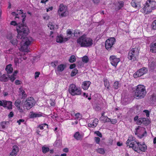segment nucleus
I'll use <instances>...</instances> for the list:
<instances>
[{"instance_id": "f257e3e1", "label": "nucleus", "mask_w": 156, "mask_h": 156, "mask_svg": "<svg viewBox=\"0 0 156 156\" xmlns=\"http://www.w3.org/2000/svg\"><path fill=\"white\" fill-rule=\"evenodd\" d=\"M19 27V29H17V37L21 40L19 44L21 47L20 49L23 51L28 52L29 51L28 49L29 45L30 44L32 40L31 37H27L29 32V29L27 26H23L22 24L20 25Z\"/></svg>"}, {"instance_id": "f03ea898", "label": "nucleus", "mask_w": 156, "mask_h": 156, "mask_svg": "<svg viewBox=\"0 0 156 156\" xmlns=\"http://www.w3.org/2000/svg\"><path fill=\"white\" fill-rule=\"evenodd\" d=\"M77 43L81 47H90L93 44V40L86 35L84 34L80 37L77 40Z\"/></svg>"}, {"instance_id": "7ed1b4c3", "label": "nucleus", "mask_w": 156, "mask_h": 156, "mask_svg": "<svg viewBox=\"0 0 156 156\" xmlns=\"http://www.w3.org/2000/svg\"><path fill=\"white\" fill-rule=\"evenodd\" d=\"M134 91V96L137 99L144 98L147 93L145 87L143 85H139L136 86Z\"/></svg>"}, {"instance_id": "20e7f679", "label": "nucleus", "mask_w": 156, "mask_h": 156, "mask_svg": "<svg viewBox=\"0 0 156 156\" xmlns=\"http://www.w3.org/2000/svg\"><path fill=\"white\" fill-rule=\"evenodd\" d=\"M140 49L138 47H135L132 48L129 50L128 55V58L132 61L136 60L137 57L139 55Z\"/></svg>"}, {"instance_id": "39448f33", "label": "nucleus", "mask_w": 156, "mask_h": 156, "mask_svg": "<svg viewBox=\"0 0 156 156\" xmlns=\"http://www.w3.org/2000/svg\"><path fill=\"white\" fill-rule=\"evenodd\" d=\"M34 98L31 97L28 98L25 101L23 100L21 103V105L24 110H29L32 108L34 105Z\"/></svg>"}, {"instance_id": "423d86ee", "label": "nucleus", "mask_w": 156, "mask_h": 156, "mask_svg": "<svg viewBox=\"0 0 156 156\" xmlns=\"http://www.w3.org/2000/svg\"><path fill=\"white\" fill-rule=\"evenodd\" d=\"M69 92L73 96L80 95L81 93V90L74 84H71L69 86Z\"/></svg>"}, {"instance_id": "0eeeda50", "label": "nucleus", "mask_w": 156, "mask_h": 156, "mask_svg": "<svg viewBox=\"0 0 156 156\" xmlns=\"http://www.w3.org/2000/svg\"><path fill=\"white\" fill-rule=\"evenodd\" d=\"M136 129V132L135 133V134L137 135L138 137L140 138L141 139L143 137L147 136V132L145 128L139 126Z\"/></svg>"}, {"instance_id": "6e6552de", "label": "nucleus", "mask_w": 156, "mask_h": 156, "mask_svg": "<svg viewBox=\"0 0 156 156\" xmlns=\"http://www.w3.org/2000/svg\"><path fill=\"white\" fill-rule=\"evenodd\" d=\"M115 42V39L114 37H110L105 41V47L106 49L109 51L111 49L113 45Z\"/></svg>"}, {"instance_id": "1a4fd4ad", "label": "nucleus", "mask_w": 156, "mask_h": 156, "mask_svg": "<svg viewBox=\"0 0 156 156\" xmlns=\"http://www.w3.org/2000/svg\"><path fill=\"white\" fill-rule=\"evenodd\" d=\"M147 71V69L145 67H143L138 70L133 75L134 78L140 77L144 75Z\"/></svg>"}, {"instance_id": "9d476101", "label": "nucleus", "mask_w": 156, "mask_h": 156, "mask_svg": "<svg viewBox=\"0 0 156 156\" xmlns=\"http://www.w3.org/2000/svg\"><path fill=\"white\" fill-rule=\"evenodd\" d=\"M109 60L111 65L116 68L118 64L120 62V58H117L115 55H111L109 57Z\"/></svg>"}, {"instance_id": "9b49d317", "label": "nucleus", "mask_w": 156, "mask_h": 156, "mask_svg": "<svg viewBox=\"0 0 156 156\" xmlns=\"http://www.w3.org/2000/svg\"><path fill=\"white\" fill-rule=\"evenodd\" d=\"M152 10H153V9L146 2L144 7L141 9V11L145 14H148L151 12Z\"/></svg>"}, {"instance_id": "f8f14e48", "label": "nucleus", "mask_w": 156, "mask_h": 156, "mask_svg": "<svg viewBox=\"0 0 156 156\" xmlns=\"http://www.w3.org/2000/svg\"><path fill=\"white\" fill-rule=\"evenodd\" d=\"M150 123V121L147 118H140L136 122L137 125H140L143 124L145 125H147Z\"/></svg>"}, {"instance_id": "ddd939ff", "label": "nucleus", "mask_w": 156, "mask_h": 156, "mask_svg": "<svg viewBox=\"0 0 156 156\" xmlns=\"http://www.w3.org/2000/svg\"><path fill=\"white\" fill-rule=\"evenodd\" d=\"M135 142L137 144V147H138V151L140 152V153L141 151L145 152L147 150V147L144 144V143L142 144H141L139 142H137L136 141H135Z\"/></svg>"}, {"instance_id": "4468645a", "label": "nucleus", "mask_w": 156, "mask_h": 156, "mask_svg": "<svg viewBox=\"0 0 156 156\" xmlns=\"http://www.w3.org/2000/svg\"><path fill=\"white\" fill-rule=\"evenodd\" d=\"M149 66L151 69H153L156 67V59L151 58L149 60Z\"/></svg>"}, {"instance_id": "2eb2a0df", "label": "nucleus", "mask_w": 156, "mask_h": 156, "mask_svg": "<svg viewBox=\"0 0 156 156\" xmlns=\"http://www.w3.org/2000/svg\"><path fill=\"white\" fill-rule=\"evenodd\" d=\"M68 40V38H63L62 35L60 34L57 37L56 41L58 43H62L65 42Z\"/></svg>"}, {"instance_id": "dca6fc26", "label": "nucleus", "mask_w": 156, "mask_h": 156, "mask_svg": "<svg viewBox=\"0 0 156 156\" xmlns=\"http://www.w3.org/2000/svg\"><path fill=\"white\" fill-rule=\"evenodd\" d=\"M4 102V107H6L8 109H12V102L11 101H7L5 100H3Z\"/></svg>"}, {"instance_id": "f3484780", "label": "nucleus", "mask_w": 156, "mask_h": 156, "mask_svg": "<svg viewBox=\"0 0 156 156\" xmlns=\"http://www.w3.org/2000/svg\"><path fill=\"white\" fill-rule=\"evenodd\" d=\"M18 151V147L16 146H14L13 147V149L10 153L9 156H16L17 155Z\"/></svg>"}, {"instance_id": "a211bd4d", "label": "nucleus", "mask_w": 156, "mask_h": 156, "mask_svg": "<svg viewBox=\"0 0 156 156\" xmlns=\"http://www.w3.org/2000/svg\"><path fill=\"white\" fill-rule=\"evenodd\" d=\"M67 9V7L65 6L63 4H61L59 6V9L58 10V13L59 15H60V13L62 12Z\"/></svg>"}, {"instance_id": "6ab92c4d", "label": "nucleus", "mask_w": 156, "mask_h": 156, "mask_svg": "<svg viewBox=\"0 0 156 156\" xmlns=\"http://www.w3.org/2000/svg\"><path fill=\"white\" fill-rule=\"evenodd\" d=\"M42 116V113L41 112L38 113H34L33 112H31V114L30 115V118H31L39 117Z\"/></svg>"}, {"instance_id": "aec40b11", "label": "nucleus", "mask_w": 156, "mask_h": 156, "mask_svg": "<svg viewBox=\"0 0 156 156\" xmlns=\"http://www.w3.org/2000/svg\"><path fill=\"white\" fill-rule=\"evenodd\" d=\"M150 6L153 9H155L156 7V2L154 0H148L147 1Z\"/></svg>"}, {"instance_id": "412c9836", "label": "nucleus", "mask_w": 156, "mask_h": 156, "mask_svg": "<svg viewBox=\"0 0 156 156\" xmlns=\"http://www.w3.org/2000/svg\"><path fill=\"white\" fill-rule=\"evenodd\" d=\"M130 148H132L133 150H134L135 151L137 152L138 153H140V152L138 151V147H136L135 146L134 142L133 141V139L131 140V142L129 145Z\"/></svg>"}, {"instance_id": "4be33fe9", "label": "nucleus", "mask_w": 156, "mask_h": 156, "mask_svg": "<svg viewBox=\"0 0 156 156\" xmlns=\"http://www.w3.org/2000/svg\"><path fill=\"white\" fill-rule=\"evenodd\" d=\"M91 82L89 81L84 82L82 85V87L85 90H87L88 89L90 85Z\"/></svg>"}, {"instance_id": "5701e85b", "label": "nucleus", "mask_w": 156, "mask_h": 156, "mask_svg": "<svg viewBox=\"0 0 156 156\" xmlns=\"http://www.w3.org/2000/svg\"><path fill=\"white\" fill-rule=\"evenodd\" d=\"M12 66V64H9L6 66L5 70L7 71V73L8 74L12 73L13 68Z\"/></svg>"}, {"instance_id": "b1692460", "label": "nucleus", "mask_w": 156, "mask_h": 156, "mask_svg": "<svg viewBox=\"0 0 156 156\" xmlns=\"http://www.w3.org/2000/svg\"><path fill=\"white\" fill-rule=\"evenodd\" d=\"M9 124L8 121L2 122L0 123V131H1L2 129H5V125Z\"/></svg>"}, {"instance_id": "393cba45", "label": "nucleus", "mask_w": 156, "mask_h": 156, "mask_svg": "<svg viewBox=\"0 0 156 156\" xmlns=\"http://www.w3.org/2000/svg\"><path fill=\"white\" fill-rule=\"evenodd\" d=\"M9 78L6 77L5 74H3L2 76H0V80L3 82H7L8 81Z\"/></svg>"}, {"instance_id": "a878e982", "label": "nucleus", "mask_w": 156, "mask_h": 156, "mask_svg": "<svg viewBox=\"0 0 156 156\" xmlns=\"http://www.w3.org/2000/svg\"><path fill=\"white\" fill-rule=\"evenodd\" d=\"M74 137L77 140L81 139L82 137V136L80 134L79 132H76L74 135Z\"/></svg>"}, {"instance_id": "bb28decb", "label": "nucleus", "mask_w": 156, "mask_h": 156, "mask_svg": "<svg viewBox=\"0 0 156 156\" xmlns=\"http://www.w3.org/2000/svg\"><path fill=\"white\" fill-rule=\"evenodd\" d=\"M10 24L11 25H13V26L17 25V28H16L17 30V29H19V27H20V25H21V24H22V25H23V26H26V24H24L19 23V24H17L16 23V22L14 21H11V22L10 23Z\"/></svg>"}, {"instance_id": "cd10ccee", "label": "nucleus", "mask_w": 156, "mask_h": 156, "mask_svg": "<svg viewBox=\"0 0 156 156\" xmlns=\"http://www.w3.org/2000/svg\"><path fill=\"white\" fill-rule=\"evenodd\" d=\"M65 68V65L63 64H61L57 67V70L59 72H62Z\"/></svg>"}, {"instance_id": "c85d7f7f", "label": "nucleus", "mask_w": 156, "mask_h": 156, "mask_svg": "<svg viewBox=\"0 0 156 156\" xmlns=\"http://www.w3.org/2000/svg\"><path fill=\"white\" fill-rule=\"evenodd\" d=\"M104 85L105 86L107 87V89L108 90H109V82L108 80L106 78H104Z\"/></svg>"}, {"instance_id": "c756f323", "label": "nucleus", "mask_w": 156, "mask_h": 156, "mask_svg": "<svg viewBox=\"0 0 156 156\" xmlns=\"http://www.w3.org/2000/svg\"><path fill=\"white\" fill-rule=\"evenodd\" d=\"M21 12L20 13V14H22L21 16L23 18L22 20V24H24V22L25 21V20H26V13H24L23 12V10L21 9L20 10Z\"/></svg>"}, {"instance_id": "7c9ffc66", "label": "nucleus", "mask_w": 156, "mask_h": 156, "mask_svg": "<svg viewBox=\"0 0 156 156\" xmlns=\"http://www.w3.org/2000/svg\"><path fill=\"white\" fill-rule=\"evenodd\" d=\"M150 100L152 102H155L156 101V94H153L150 96Z\"/></svg>"}, {"instance_id": "2f4dec72", "label": "nucleus", "mask_w": 156, "mask_h": 156, "mask_svg": "<svg viewBox=\"0 0 156 156\" xmlns=\"http://www.w3.org/2000/svg\"><path fill=\"white\" fill-rule=\"evenodd\" d=\"M20 41L19 40H17L16 38H13L10 41V42L14 45L16 46L17 45L18 42Z\"/></svg>"}, {"instance_id": "473e14b6", "label": "nucleus", "mask_w": 156, "mask_h": 156, "mask_svg": "<svg viewBox=\"0 0 156 156\" xmlns=\"http://www.w3.org/2000/svg\"><path fill=\"white\" fill-rule=\"evenodd\" d=\"M150 51L152 53H156V47H155L151 44L150 45Z\"/></svg>"}, {"instance_id": "72a5a7b5", "label": "nucleus", "mask_w": 156, "mask_h": 156, "mask_svg": "<svg viewBox=\"0 0 156 156\" xmlns=\"http://www.w3.org/2000/svg\"><path fill=\"white\" fill-rule=\"evenodd\" d=\"M42 150L43 153L44 154H45L49 151V149L48 147H45L44 146H43L42 147Z\"/></svg>"}, {"instance_id": "f704fd0d", "label": "nucleus", "mask_w": 156, "mask_h": 156, "mask_svg": "<svg viewBox=\"0 0 156 156\" xmlns=\"http://www.w3.org/2000/svg\"><path fill=\"white\" fill-rule=\"evenodd\" d=\"M76 58L74 55H71L69 59V62L71 63H73L76 61Z\"/></svg>"}, {"instance_id": "c9c22d12", "label": "nucleus", "mask_w": 156, "mask_h": 156, "mask_svg": "<svg viewBox=\"0 0 156 156\" xmlns=\"http://www.w3.org/2000/svg\"><path fill=\"white\" fill-rule=\"evenodd\" d=\"M89 60V58L87 56L85 55L83 56L82 58V61L84 63H87Z\"/></svg>"}, {"instance_id": "e433bc0d", "label": "nucleus", "mask_w": 156, "mask_h": 156, "mask_svg": "<svg viewBox=\"0 0 156 156\" xmlns=\"http://www.w3.org/2000/svg\"><path fill=\"white\" fill-rule=\"evenodd\" d=\"M15 105L17 108L21 107V101L19 100L16 101L15 103Z\"/></svg>"}, {"instance_id": "4c0bfd02", "label": "nucleus", "mask_w": 156, "mask_h": 156, "mask_svg": "<svg viewBox=\"0 0 156 156\" xmlns=\"http://www.w3.org/2000/svg\"><path fill=\"white\" fill-rule=\"evenodd\" d=\"M78 70L76 69H74L72 71L71 74V76H74L78 73Z\"/></svg>"}, {"instance_id": "58836bf2", "label": "nucleus", "mask_w": 156, "mask_h": 156, "mask_svg": "<svg viewBox=\"0 0 156 156\" xmlns=\"http://www.w3.org/2000/svg\"><path fill=\"white\" fill-rule=\"evenodd\" d=\"M68 14V11H65L62 12L60 13V15L61 17H63L66 16Z\"/></svg>"}, {"instance_id": "ea45409f", "label": "nucleus", "mask_w": 156, "mask_h": 156, "mask_svg": "<svg viewBox=\"0 0 156 156\" xmlns=\"http://www.w3.org/2000/svg\"><path fill=\"white\" fill-rule=\"evenodd\" d=\"M97 152L102 154H104L105 153L104 149L102 148H99L96 150Z\"/></svg>"}, {"instance_id": "a19ab883", "label": "nucleus", "mask_w": 156, "mask_h": 156, "mask_svg": "<svg viewBox=\"0 0 156 156\" xmlns=\"http://www.w3.org/2000/svg\"><path fill=\"white\" fill-rule=\"evenodd\" d=\"M131 4L133 7L135 8L138 7V4H137V5L136 4L135 1L134 0H133L132 1Z\"/></svg>"}, {"instance_id": "79ce46f5", "label": "nucleus", "mask_w": 156, "mask_h": 156, "mask_svg": "<svg viewBox=\"0 0 156 156\" xmlns=\"http://www.w3.org/2000/svg\"><path fill=\"white\" fill-rule=\"evenodd\" d=\"M119 5L118 6V9L119 10L123 6L124 2L122 1H120L119 2Z\"/></svg>"}, {"instance_id": "37998d69", "label": "nucleus", "mask_w": 156, "mask_h": 156, "mask_svg": "<svg viewBox=\"0 0 156 156\" xmlns=\"http://www.w3.org/2000/svg\"><path fill=\"white\" fill-rule=\"evenodd\" d=\"M80 34H81V32L78 30H74V33H73L74 36L76 37H78V35H77V34H78L80 35Z\"/></svg>"}, {"instance_id": "c03bdc74", "label": "nucleus", "mask_w": 156, "mask_h": 156, "mask_svg": "<svg viewBox=\"0 0 156 156\" xmlns=\"http://www.w3.org/2000/svg\"><path fill=\"white\" fill-rule=\"evenodd\" d=\"M8 76H9V79L10 78V80L12 82H13L16 79L15 76L12 75L10 76L9 75H8Z\"/></svg>"}, {"instance_id": "a18cd8bd", "label": "nucleus", "mask_w": 156, "mask_h": 156, "mask_svg": "<svg viewBox=\"0 0 156 156\" xmlns=\"http://www.w3.org/2000/svg\"><path fill=\"white\" fill-rule=\"evenodd\" d=\"M21 92H22V99L24 98H26L27 96V95L25 93V91L23 90L22 89L20 90Z\"/></svg>"}, {"instance_id": "49530a36", "label": "nucleus", "mask_w": 156, "mask_h": 156, "mask_svg": "<svg viewBox=\"0 0 156 156\" xmlns=\"http://www.w3.org/2000/svg\"><path fill=\"white\" fill-rule=\"evenodd\" d=\"M94 134H96L97 136H99L100 137H102V134L99 131H97L94 132Z\"/></svg>"}, {"instance_id": "de8ad7c7", "label": "nucleus", "mask_w": 156, "mask_h": 156, "mask_svg": "<svg viewBox=\"0 0 156 156\" xmlns=\"http://www.w3.org/2000/svg\"><path fill=\"white\" fill-rule=\"evenodd\" d=\"M152 27L153 29L156 30V20H154L153 22L152 25Z\"/></svg>"}, {"instance_id": "09e8293b", "label": "nucleus", "mask_w": 156, "mask_h": 156, "mask_svg": "<svg viewBox=\"0 0 156 156\" xmlns=\"http://www.w3.org/2000/svg\"><path fill=\"white\" fill-rule=\"evenodd\" d=\"M94 140L95 142L97 144H99L100 140V139L98 137H95L94 138Z\"/></svg>"}, {"instance_id": "8fccbe9b", "label": "nucleus", "mask_w": 156, "mask_h": 156, "mask_svg": "<svg viewBox=\"0 0 156 156\" xmlns=\"http://www.w3.org/2000/svg\"><path fill=\"white\" fill-rule=\"evenodd\" d=\"M58 61H54V62H52L51 63V64L52 66L55 67L56 66L57 64H58Z\"/></svg>"}, {"instance_id": "3c124183", "label": "nucleus", "mask_w": 156, "mask_h": 156, "mask_svg": "<svg viewBox=\"0 0 156 156\" xmlns=\"http://www.w3.org/2000/svg\"><path fill=\"white\" fill-rule=\"evenodd\" d=\"M119 82L118 81L115 82L114 84V87L115 89H117L118 87Z\"/></svg>"}, {"instance_id": "603ef678", "label": "nucleus", "mask_w": 156, "mask_h": 156, "mask_svg": "<svg viewBox=\"0 0 156 156\" xmlns=\"http://www.w3.org/2000/svg\"><path fill=\"white\" fill-rule=\"evenodd\" d=\"M11 14L13 16H15V18H20V16H18V13H16L15 12H12Z\"/></svg>"}, {"instance_id": "864d4df0", "label": "nucleus", "mask_w": 156, "mask_h": 156, "mask_svg": "<svg viewBox=\"0 0 156 156\" xmlns=\"http://www.w3.org/2000/svg\"><path fill=\"white\" fill-rule=\"evenodd\" d=\"M47 126V127L48 126V125L44 123L39 126L38 127H39L40 129H44V126Z\"/></svg>"}, {"instance_id": "5fc2aeb1", "label": "nucleus", "mask_w": 156, "mask_h": 156, "mask_svg": "<svg viewBox=\"0 0 156 156\" xmlns=\"http://www.w3.org/2000/svg\"><path fill=\"white\" fill-rule=\"evenodd\" d=\"M48 26L50 27L51 30L54 29V26L52 24V23H49L48 24Z\"/></svg>"}, {"instance_id": "6e6d98bb", "label": "nucleus", "mask_w": 156, "mask_h": 156, "mask_svg": "<svg viewBox=\"0 0 156 156\" xmlns=\"http://www.w3.org/2000/svg\"><path fill=\"white\" fill-rule=\"evenodd\" d=\"M107 118L109 120L108 121H109V120H110V121H111V122L112 124H115L117 122V120L116 119H112V120H111L110 119L108 118Z\"/></svg>"}, {"instance_id": "4d7b16f0", "label": "nucleus", "mask_w": 156, "mask_h": 156, "mask_svg": "<svg viewBox=\"0 0 156 156\" xmlns=\"http://www.w3.org/2000/svg\"><path fill=\"white\" fill-rule=\"evenodd\" d=\"M13 37L12 36V34H8L7 36V38L10 41L12 40V39Z\"/></svg>"}, {"instance_id": "13d9d810", "label": "nucleus", "mask_w": 156, "mask_h": 156, "mask_svg": "<svg viewBox=\"0 0 156 156\" xmlns=\"http://www.w3.org/2000/svg\"><path fill=\"white\" fill-rule=\"evenodd\" d=\"M22 82L19 80H16L15 81V83L17 85H20L21 84Z\"/></svg>"}, {"instance_id": "bf43d9fd", "label": "nucleus", "mask_w": 156, "mask_h": 156, "mask_svg": "<svg viewBox=\"0 0 156 156\" xmlns=\"http://www.w3.org/2000/svg\"><path fill=\"white\" fill-rule=\"evenodd\" d=\"M40 74V72H36L35 73V78H37L39 77V75Z\"/></svg>"}, {"instance_id": "052dcab7", "label": "nucleus", "mask_w": 156, "mask_h": 156, "mask_svg": "<svg viewBox=\"0 0 156 156\" xmlns=\"http://www.w3.org/2000/svg\"><path fill=\"white\" fill-rule=\"evenodd\" d=\"M144 112H145L146 113V116L147 117H148L149 116V112L147 110H144Z\"/></svg>"}, {"instance_id": "680f3d73", "label": "nucleus", "mask_w": 156, "mask_h": 156, "mask_svg": "<svg viewBox=\"0 0 156 156\" xmlns=\"http://www.w3.org/2000/svg\"><path fill=\"white\" fill-rule=\"evenodd\" d=\"M14 115V113L12 112H10L9 114L8 115V117L9 118L12 117Z\"/></svg>"}, {"instance_id": "e2e57ef3", "label": "nucleus", "mask_w": 156, "mask_h": 156, "mask_svg": "<svg viewBox=\"0 0 156 156\" xmlns=\"http://www.w3.org/2000/svg\"><path fill=\"white\" fill-rule=\"evenodd\" d=\"M24 121V120L23 119H22L17 121V122L18 123L19 125H20L21 124V122H23Z\"/></svg>"}, {"instance_id": "0e129e2a", "label": "nucleus", "mask_w": 156, "mask_h": 156, "mask_svg": "<svg viewBox=\"0 0 156 156\" xmlns=\"http://www.w3.org/2000/svg\"><path fill=\"white\" fill-rule=\"evenodd\" d=\"M76 67V65L75 64H73L70 65L69 66V69H72Z\"/></svg>"}, {"instance_id": "69168bd1", "label": "nucleus", "mask_w": 156, "mask_h": 156, "mask_svg": "<svg viewBox=\"0 0 156 156\" xmlns=\"http://www.w3.org/2000/svg\"><path fill=\"white\" fill-rule=\"evenodd\" d=\"M139 119L138 116V115H136L134 118V121L135 122L139 120Z\"/></svg>"}, {"instance_id": "338daca9", "label": "nucleus", "mask_w": 156, "mask_h": 156, "mask_svg": "<svg viewBox=\"0 0 156 156\" xmlns=\"http://www.w3.org/2000/svg\"><path fill=\"white\" fill-rule=\"evenodd\" d=\"M17 109H18L20 112L21 113H23V109H22V108H21L20 107L17 108Z\"/></svg>"}, {"instance_id": "774afa93", "label": "nucleus", "mask_w": 156, "mask_h": 156, "mask_svg": "<svg viewBox=\"0 0 156 156\" xmlns=\"http://www.w3.org/2000/svg\"><path fill=\"white\" fill-rule=\"evenodd\" d=\"M98 122V120L97 119H95L93 121L94 123L97 125Z\"/></svg>"}]
</instances>
